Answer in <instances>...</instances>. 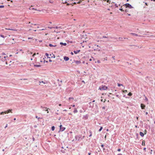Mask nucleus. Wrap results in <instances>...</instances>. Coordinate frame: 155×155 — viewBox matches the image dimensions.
Here are the masks:
<instances>
[{"label":"nucleus","instance_id":"79ce46f5","mask_svg":"<svg viewBox=\"0 0 155 155\" xmlns=\"http://www.w3.org/2000/svg\"><path fill=\"white\" fill-rule=\"evenodd\" d=\"M45 62L48 63V61H47L44 60V63H45Z\"/></svg>","mask_w":155,"mask_h":155},{"label":"nucleus","instance_id":"49530a36","mask_svg":"<svg viewBox=\"0 0 155 155\" xmlns=\"http://www.w3.org/2000/svg\"><path fill=\"white\" fill-rule=\"evenodd\" d=\"M104 144H101V146L102 147H103V148L104 147Z\"/></svg>","mask_w":155,"mask_h":155},{"label":"nucleus","instance_id":"a211bd4d","mask_svg":"<svg viewBox=\"0 0 155 155\" xmlns=\"http://www.w3.org/2000/svg\"><path fill=\"white\" fill-rule=\"evenodd\" d=\"M34 67H41V65H38V64H34Z\"/></svg>","mask_w":155,"mask_h":155},{"label":"nucleus","instance_id":"c85d7f7f","mask_svg":"<svg viewBox=\"0 0 155 155\" xmlns=\"http://www.w3.org/2000/svg\"><path fill=\"white\" fill-rule=\"evenodd\" d=\"M119 39L120 41H123V38H122L120 37L119 38Z\"/></svg>","mask_w":155,"mask_h":155},{"label":"nucleus","instance_id":"dca6fc26","mask_svg":"<svg viewBox=\"0 0 155 155\" xmlns=\"http://www.w3.org/2000/svg\"><path fill=\"white\" fill-rule=\"evenodd\" d=\"M131 35H132L133 36H138V35L137 34L134 33H130Z\"/></svg>","mask_w":155,"mask_h":155},{"label":"nucleus","instance_id":"7c9ffc66","mask_svg":"<svg viewBox=\"0 0 155 155\" xmlns=\"http://www.w3.org/2000/svg\"><path fill=\"white\" fill-rule=\"evenodd\" d=\"M39 83H43L44 84H45L47 83V82L46 83V82H45L44 81H40Z\"/></svg>","mask_w":155,"mask_h":155},{"label":"nucleus","instance_id":"680f3d73","mask_svg":"<svg viewBox=\"0 0 155 155\" xmlns=\"http://www.w3.org/2000/svg\"><path fill=\"white\" fill-rule=\"evenodd\" d=\"M8 124H7L6 125V126L5 127V128H6L7 127Z\"/></svg>","mask_w":155,"mask_h":155},{"label":"nucleus","instance_id":"69168bd1","mask_svg":"<svg viewBox=\"0 0 155 155\" xmlns=\"http://www.w3.org/2000/svg\"><path fill=\"white\" fill-rule=\"evenodd\" d=\"M71 53L72 55H73L74 54L72 52H71Z\"/></svg>","mask_w":155,"mask_h":155},{"label":"nucleus","instance_id":"4c0bfd02","mask_svg":"<svg viewBox=\"0 0 155 155\" xmlns=\"http://www.w3.org/2000/svg\"><path fill=\"white\" fill-rule=\"evenodd\" d=\"M145 100L147 101H148L147 98L146 96H145Z\"/></svg>","mask_w":155,"mask_h":155},{"label":"nucleus","instance_id":"6e6552de","mask_svg":"<svg viewBox=\"0 0 155 155\" xmlns=\"http://www.w3.org/2000/svg\"><path fill=\"white\" fill-rule=\"evenodd\" d=\"M69 57L67 56H65L64 57V59L65 61H67L68 60H69Z\"/></svg>","mask_w":155,"mask_h":155},{"label":"nucleus","instance_id":"5701e85b","mask_svg":"<svg viewBox=\"0 0 155 155\" xmlns=\"http://www.w3.org/2000/svg\"><path fill=\"white\" fill-rule=\"evenodd\" d=\"M77 112H78V110H77L76 109V108L74 109V113H77Z\"/></svg>","mask_w":155,"mask_h":155},{"label":"nucleus","instance_id":"c03bdc74","mask_svg":"<svg viewBox=\"0 0 155 155\" xmlns=\"http://www.w3.org/2000/svg\"><path fill=\"white\" fill-rule=\"evenodd\" d=\"M97 63H100V60H98L97 61Z\"/></svg>","mask_w":155,"mask_h":155},{"label":"nucleus","instance_id":"e2e57ef3","mask_svg":"<svg viewBox=\"0 0 155 155\" xmlns=\"http://www.w3.org/2000/svg\"><path fill=\"white\" fill-rule=\"evenodd\" d=\"M45 29H40V30H45Z\"/></svg>","mask_w":155,"mask_h":155},{"label":"nucleus","instance_id":"393cba45","mask_svg":"<svg viewBox=\"0 0 155 155\" xmlns=\"http://www.w3.org/2000/svg\"><path fill=\"white\" fill-rule=\"evenodd\" d=\"M52 56H51V58H55V56L54 54H52Z\"/></svg>","mask_w":155,"mask_h":155},{"label":"nucleus","instance_id":"774afa93","mask_svg":"<svg viewBox=\"0 0 155 155\" xmlns=\"http://www.w3.org/2000/svg\"><path fill=\"white\" fill-rule=\"evenodd\" d=\"M117 155H122V154L121 153H119Z\"/></svg>","mask_w":155,"mask_h":155},{"label":"nucleus","instance_id":"0e129e2a","mask_svg":"<svg viewBox=\"0 0 155 155\" xmlns=\"http://www.w3.org/2000/svg\"><path fill=\"white\" fill-rule=\"evenodd\" d=\"M91 153H88V155H91Z\"/></svg>","mask_w":155,"mask_h":155},{"label":"nucleus","instance_id":"37998d69","mask_svg":"<svg viewBox=\"0 0 155 155\" xmlns=\"http://www.w3.org/2000/svg\"><path fill=\"white\" fill-rule=\"evenodd\" d=\"M29 9H34V10H37L36 9H35V8H31V7H30V8H29Z\"/></svg>","mask_w":155,"mask_h":155},{"label":"nucleus","instance_id":"09e8293b","mask_svg":"<svg viewBox=\"0 0 155 155\" xmlns=\"http://www.w3.org/2000/svg\"><path fill=\"white\" fill-rule=\"evenodd\" d=\"M125 11L126 12H127L128 11V9H126Z\"/></svg>","mask_w":155,"mask_h":155},{"label":"nucleus","instance_id":"338daca9","mask_svg":"<svg viewBox=\"0 0 155 155\" xmlns=\"http://www.w3.org/2000/svg\"><path fill=\"white\" fill-rule=\"evenodd\" d=\"M127 15H128V16H130L131 15L130 14H127Z\"/></svg>","mask_w":155,"mask_h":155},{"label":"nucleus","instance_id":"e433bc0d","mask_svg":"<svg viewBox=\"0 0 155 155\" xmlns=\"http://www.w3.org/2000/svg\"><path fill=\"white\" fill-rule=\"evenodd\" d=\"M35 117L37 118L38 119H42V118H40V117H38L37 116H36Z\"/></svg>","mask_w":155,"mask_h":155},{"label":"nucleus","instance_id":"a18cd8bd","mask_svg":"<svg viewBox=\"0 0 155 155\" xmlns=\"http://www.w3.org/2000/svg\"><path fill=\"white\" fill-rule=\"evenodd\" d=\"M115 7H118V6L116 4H115Z\"/></svg>","mask_w":155,"mask_h":155},{"label":"nucleus","instance_id":"9d476101","mask_svg":"<svg viewBox=\"0 0 155 155\" xmlns=\"http://www.w3.org/2000/svg\"><path fill=\"white\" fill-rule=\"evenodd\" d=\"M88 118V116L87 114H86L85 115H84L83 117V118H84V119H87Z\"/></svg>","mask_w":155,"mask_h":155},{"label":"nucleus","instance_id":"58836bf2","mask_svg":"<svg viewBox=\"0 0 155 155\" xmlns=\"http://www.w3.org/2000/svg\"><path fill=\"white\" fill-rule=\"evenodd\" d=\"M58 28V27L57 26L53 27V28H54V29H57Z\"/></svg>","mask_w":155,"mask_h":155},{"label":"nucleus","instance_id":"f03ea898","mask_svg":"<svg viewBox=\"0 0 155 155\" xmlns=\"http://www.w3.org/2000/svg\"><path fill=\"white\" fill-rule=\"evenodd\" d=\"M123 6H125L126 8H133L132 6L129 3H126L123 5Z\"/></svg>","mask_w":155,"mask_h":155},{"label":"nucleus","instance_id":"cd10ccee","mask_svg":"<svg viewBox=\"0 0 155 155\" xmlns=\"http://www.w3.org/2000/svg\"><path fill=\"white\" fill-rule=\"evenodd\" d=\"M89 133L91 134H90L89 135V137H91V136H92V132H91V130H90L89 131Z\"/></svg>","mask_w":155,"mask_h":155},{"label":"nucleus","instance_id":"0eeeda50","mask_svg":"<svg viewBox=\"0 0 155 155\" xmlns=\"http://www.w3.org/2000/svg\"><path fill=\"white\" fill-rule=\"evenodd\" d=\"M74 63L77 64H78L81 63V62L80 61H78V60H74Z\"/></svg>","mask_w":155,"mask_h":155},{"label":"nucleus","instance_id":"de8ad7c7","mask_svg":"<svg viewBox=\"0 0 155 155\" xmlns=\"http://www.w3.org/2000/svg\"><path fill=\"white\" fill-rule=\"evenodd\" d=\"M117 151H120L121 150V149H117Z\"/></svg>","mask_w":155,"mask_h":155},{"label":"nucleus","instance_id":"864d4df0","mask_svg":"<svg viewBox=\"0 0 155 155\" xmlns=\"http://www.w3.org/2000/svg\"><path fill=\"white\" fill-rule=\"evenodd\" d=\"M2 55H5V54L4 53H2Z\"/></svg>","mask_w":155,"mask_h":155},{"label":"nucleus","instance_id":"473e14b6","mask_svg":"<svg viewBox=\"0 0 155 155\" xmlns=\"http://www.w3.org/2000/svg\"><path fill=\"white\" fill-rule=\"evenodd\" d=\"M4 6L3 5H0V8H4Z\"/></svg>","mask_w":155,"mask_h":155},{"label":"nucleus","instance_id":"9b49d317","mask_svg":"<svg viewBox=\"0 0 155 155\" xmlns=\"http://www.w3.org/2000/svg\"><path fill=\"white\" fill-rule=\"evenodd\" d=\"M140 136L142 137H143L144 136V134L143 132H140Z\"/></svg>","mask_w":155,"mask_h":155},{"label":"nucleus","instance_id":"2eb2a0df","mask_svg":"<svg viewBox=\"0 0 155 155\" xmlns=\"http://www.w3.org/2000/svg\"><path fill=\"white\" fill-rule=\"evenodd\" d=\"M60 44L61 45H63L64 46H66L67 45V43H63L62 42H61Z\"/></svg>","mask_w":155,"mask_h":155},{"label":"nucleus","instance_id":"bf43d9fd","mask_svg":"<svg viewBox=\"0 0 155 155\" xmlns=\"http://www.w3.org/2000/svg\"><path fill=\"white\" fill-rule=\"evenodd\" d=\"M35 55V53L33 54V55H32V56L33 57H34V56Z\"/></svg>","mask_w":155,"mask_h":155},{"label":"nucleus","instance_id":"2f4dec72","mask_svg":"<svg viewBox=\"0 0 155 155\" xmlns=\"http://www.w3.org/2000/svg\"><path fill=\"white\" fill-rule=\"evenodd\" d=\"M144 134H146V133H147V130H145L144 131Z\"/></svg>","mask_w":155,"mask_h":155},{"label":"nucleus","instance_id":"f3484780","mask_svg":"<svg viewBox=\"0 0 155 155\" xmlns=\"http://www.w3.org/2000/svg\"><path fill=\"white\" fill-rule=\"evenodd\" d=\"M7 57V56H4V58H2V61H5L6 60V58Z\"/></svg>","mask_w":155,"mask_h":155},{"label":"nucleus","instance_id":"20e7f679","mask_svg":"<svg viewBox=\"0 0 155 155\" xmlns=\"http://www.w3.org/2000/svg\"><path fill=\"white\" fill-rule=\"evenodd\" d=\"M12 110L9 109L8 110H7L6 111H5V112H1V113L0 114H2L4 113H5V114H8L10 112H11Z\"/></svg>","mask_w":155,"mask_h":155},{"label":"nucleus","instance_id":"ddd939ff","mask_svg":"<svg viewBox=\"0 0 155 155\" xmlns=\"http://www.w3.org/2000/svg\"><path fill=\"white\" fill-rule=\"evenodd\" d=\"M6 29L7 30H13V31H17V30L16 29H12V28H6Z\"/></svg>","mask_w":155,"mask_h":155},{"label":"nucleus","instance_id":"1a4fd4ad","mask_svg":"<svg viewBox=\"0 0 155 155\" xmlns=\"http://www.w3.org/2000/svg\"><path fill=\"white\" fill-rule=\"evenodd\" d=\"M140 107L142 109H144L146 107V106L143 104H140Z\"/></svg>","mask_w":155,"mask_h":155},{"label":"nucleus","instance_id":"bb28decb","mask_svg":"<svg viewBox=\"0 0 155 155\" xmlns=\"http://www.w3.org/2000/svg\"><path fill=\"white\" fill-rule=\"evenodd\" d=\"M102 129H103V127H100V129L99 130H98L100 132L102 130Z\"/></svg>","mask_w":155,"mask_h":155},{"label":"nucleus","instance_id":"b1692460","mask_svg":"<svg viewBox=\"0 0 155 155\" xmlns=\"http://www.w3.org/2000/svg\"><path fill=\"white\" fill-rule=\"evenodd\" d=\"M132 94L131 92H130L128 94V95L129 96H132Z\"/></svg>","mask_w":155,"mask_h":155},{"label":"nucleus","instance_id":"f257e3e1","mask_svg":"<svg viewBox=\"0 0 155 155\" xmlns=\"http://www.w3.org/2000/svg\"><path fill=\"white\" fill-rule=\"evenodd\" d=\"M84 136H83L81 134H80L77 136H76L75 138L76 140L79 141L84 139Z\"/></svg>","mask_w":155,"mask_h":155},{"label":"nucleus","instance_id":"8fccbe9b","mask_svg":"<svg viewBox=\"0 0 155 155\" xmlns=\"http://www.w3.org/2000/svg\"><path fill=\"white\" fill-rule=\"evenodd\" d=\"M103 38H107V37H106V36H103Z\"/></svg>","mask_w":155,"mask_h":155},{"label":"nucleus","instance_id":"3c124183","mask_svg":"<svg viewBox=\"0 0 155 155\" xmlns=\"http://www.w3.org/2000/svg\"><path fill=\"white\" fill-rule=\"evenodd\" d=\"M32 140L33 141H34L35 140V138L34 137H33Z\"/></svg>","mask_w":155,"mask_h":155},{"label":"nucleus","instance_id":"a878e982","mask_svg":"<svg viewBox=\"0 0 155 155\" xmlns=\"http://www.w3.org/2000/svg\"><path fill=\"white\" fill-rule=\"evenodd\" d=\"M117 85L119 87H120L121 86H123V85L122 84H119V83H118Z\"/></svg>","mask_w":155,"mask_h":155},{"label":"nucleus","instance_id":"7ed1b4c3","mask_svg":"<svg viewBox=\"0 0 155 155\" xmlns=\"http://www.w3.org/2000/svg\"><path fill=\"white\" fill-rule=\"evenodd\" d=\"M107 87L105 85H102V86L100 87L99 89L101 90H105L107 89Z\"/></svg>","mask_w":155,"mask_h":155},{"label":"nucleus","instance_id":"72a5a7b5","mask_svg":"<svg viewBox=\"0 0 155 155\" xmlns=\"http://www.w3.org/2000/svg\"><path fill=\"white\" fill-rule=\"evenodd\" d=\"M119 10H120V11H122V12H123V11H124V10L123 9H122V8H120L119 9Z\"/></svg>","mask_w":155,"mask_h":155},{"label":"nucleus","instance_id":"13d9d810","mask_svg":"<svg viewBox=\"0 0 155 155\" xmlns=\"http://www.w3.org/2000/svg\"><path fill=\"white\" fill-rule=\"evenodd\" d=\"M49 61L50 62H51L52 61L51 59H49Z\"/></svg>","mask_w":155,"mask_h":155},{"label":"nucleus","instance_id":"603ef678","mask_svg":"<svg viewBox=\"0 0 155 155\" xmlns=\"http://www.w3.org/2000/svg\"><path fill=\"white\" fill-rule=\"evenodd\" d=\"M146 149V147H144L143 149V150H144L145 151Z\"/></svg>","mask_w":155,"mask_h":155},{"label":"nucleus","instance_id":"ea45409f","mask_svg":"<svg viewBox=\"0 0 155 155\" xmlns=\"http://www.w3.org/2000/svg\"><path fill=\"white\" fill-rule=\"evenodd\" d=\"M48 28H49L50 29H52V28H53V27H48Z\"/></svg>","mask_w":155,"mask_h":155},{"label":"nucleus","instance_id":"c9c22d12","mask_svg":"<svg viewBox=\"0 0 155 155\" xmlns=\"http://www.w3.org/2000/svg\"><path fill=\"white\" fill-rule=\"evenodd\" d=\"M106 1L107 3H110V0H106Z\"/></svg>","mask_w":155,"mask_h":155},{"label":"nucleus","instance_id":"aec40b11","mask_svg":"<svg viewBox=\"0 0 155 155\" xmlns=\"http://www.w3.org/2000/svg\"><path fill=\"white\" fill-rule=\"evenodd\" d=\"M142 145L143 146L145 145V141L144 140L142 141Z\"/></svg>","mask_w":155,"mask_h":155},{"label":"nucleus","instance_id":"c756f323","mask_svg":"<svg viewBox=\"0 0 155 155\" xmlns=\"http://www.w3.org/2000/svg\"><path fill=\"white\" fill-rule=\"evenodd\" d=\"M0 36L1 37L3 38H5V37H6V36H5L4 35H1Z\"/></svg>","mask_w":155,"mask_h":155},{"label":"nucleus","instance_id":"4468645a","mask_svg":"<svg viewBox=\"0 0 155 155\" xmlns=\"http://www.w3.org/2000/svg\"><path fill=\"white\" fill-rule=\"evenodd\" d=\"M49 46L50 47H56L57 46V45H52L51 44H50L49 45Z\"/></svg>","mask_w":155,"mask_h":155},{"label":"nucleus","instance_id":"a19ab883","mask_svg":"<svg viewBox=\"0 0 155 155\" xmlns=\"http://www.w3.org/2000/svg\"><path fill=\"white\" fill-rule=\"evenodd\" d=\"M74 99L73 97H70L69 98V100H70L71 99Z\"/></svg>","mask_w":155,"mask_h":155},{"label":"nucleus","instance_id":"412c9836","mask_svg":"<svg viewBox=\"0 0 155 155\" xmlns=\"http://www.w3.org/2000/svg\"><path fill=\"white\" fill-rule=\"evenodd\" d=\"M81 2V1H78V2H74L73 3V4H76V3H78V4H80Z\"/></svg>","mask_w":155,"mask_h":155},{"label":"nucleus","instance_id":"f8f14e48","mask_svg":"<svg viewBox=\"0 0 155 155\" xmlns=\"http://www.w3.org/2000/svg\"><path fill=\"white\" fill-rule=\"evenodd\" d=\"M80 51V50H77L76 51H74V54H77L78 53H79Z\"/></svg>","mask_w":155,"mask_h":155},{"label":"nucleus","instance_id":"6ab92c4d","mask_svg":"<svg viewBox=\"0 0 155 155\" xmlns=\"http://www.w3.org/2000/svg\"><path fill=\"white\" fill-rule=\"evenodd\" d=\"M45 54V55L47 57V58H50V57L48 56L49 54L48 53H46Z\"/></svg>","mask_w":155,"mask_h":155},{"label":"nucleus","instance_id":"39448f33","mask_svg":"<svg viewBox=\"0 0 155 155\" xmlns=\"http://www.w3.org/2000/svg\"><path fill=\"white\" fill-rule=\"evenodd\" d=\"M59 127H60V130H59V131H63L65 129V127H62V125H60V126H59Z\"/></svg>","mask_w":155,"mask_h":155},{"label":"nucleus","instance_id":"4d7b16f0","mask_svg":"<svg viewBox=\"0 0 155 155\" xmlns=\"http://www.w3.org/2000/svg\"><path fill=\"white\" fill-rule=\"evenodd\" d=\"M136 136L137 137V138L138 136V134H136Z\"/></svg>","mask_w":155,"mask_h":155},{"label":"nucleus","instance_id":"4be33fe9","mask_svg":"<svg viewBox=\"0 0 155 155\" xmlns=\"http://www.w3.org/2000/svg\"><path fill=\"white\" fill-rule=\"evenodd\" d=\"M55 127L54 126H52L51 127V129L52 131H54L55 129Z\"/></svg>","mask_w":155,"mask_h":155},{"label":"nucleus","instance_id":"f704fd0d","mask_svg":"<svg viewBox=\"0 0 155 155\" xmlns=\"http://www.w3.org/2000/svg\"><path fill=\"white\" fill-rule=\"evenodd\" d=\"M123 91V92H124V93H126L127 92V91L126 90H125L124 91Z\"/></svg>","mask_w":155,"mask_h":155},{"label":"nucleus","instance_id":"6e6d98bb","mask_svg":"<svg viewBox=\"0 0 155 155\" xmlns=\"http://www.w3.org/2000/svg\"><path fill=\"white\" fill-rule=\"evenodd\" d=\"M116 96L117 97H118V98H119V96L118 95H116Z\"/></svg>","mask_w":155,"mask_h":155},{"label":"nucleus","instance_id":"5fc2aeb1","mask_svg":"<svg viewBox=\"0 0 155 155\" xmlns=\"http://www.w3.org/2000/svg\"><path fill=\"white\" fill-rule=\"evenodd\" d=\"M145 4L146 5H147V6H148V5L147 3V2H145Z\"/></svg>","mask_w":155,"mask_h":155},{"label":"nucleus","instance_id":"423d86ee","mask_svg":"<svg viewBox=\"0 0 155 155\" xmlns=\"http://www.w3.org/2000/svg\"><path fill=\"white\" fill-rule=\"evenodd\" d=\"M41 107L42 108V109H43V110L46 111H47V113H48V109H49V108H47V107H43L42 106H41Z\"/></svg>","mask_w":155,"mask_h":155},{"label":"nucleus","instance_id":"052dcab7","mask_svg":"<svg viewBox=\"0 0 155 155\" xmlns=\"http://www.w3.org/2000/svg\"><path fill=\"white\" fill-rule=\"evenodd\" d=\"M102 108L103 109H104L105 108V107H103Z\"/></svg>","mask_w":155,"mask_h":155}]
</instances>
